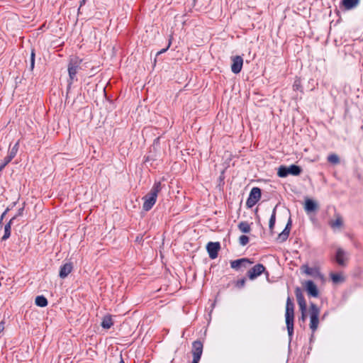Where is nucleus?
I'll use <instances>...</instances> for the list:
<instances>
[{
	"instance_id": "f257e3e1",
	"label": "nucleus",
	"mask_w": 363,
	"mask_h": 363,
	"mask_svg": "<svg viewBox=\"0 0 363 363\" xmlns=\"http://www.w3.org/2000/svg\"><path fill=\"white\" fill-rule=\"evenodd\" d=\"M161 183L160 182L154 184L150 191L145 195L143 200L144 201L143 208L145 211H147L150 210L155 205L158 193L161 191Z\"/></svg>"
},
{
	"instance_id": "f03ea898",
	"label": "nucleus",
	"mask_w": 363,
	"mask_h": 363,
	"mask_svg": "<svg viewBox=\"0 0 363 363\" xmlns=\"http://www.w3.org/2000/svg\"><path fill=\"white\" fill-rule=\"evenodd\" d=\"M285 319L289 335L291 336L294 333V304L290 297L286 300Z\"/></svg>"
},
{
	"instance_id": "7ed1b4c3",
	"label": "nucleus",
	"mask_w": 363,
	"mask_h": 363,
	"mask_svg": "<svg viewBox=\"0 0 363 363\" xmlns=\"http://www.w3.org/2000/svg\"><path fill=\"white\" fill-rule=\"evenodd\" d=\"M320 308L313 303L310 304L308 314L310 316V329L314 333L318 328Z\"/></svg>"
},
{
	"instance_id": "20e7f679",
	"label": "nucleus",
	"mask_w": 363,
	"mask_h": 363,
	"mask_svg": "<svg viewBox=\"0 0 363 363\" xmlns=\"http://www.w3.org/2000/svg\"><path fill=\"white\" fill-rule=\"evenodd\" d=\"M301 169L300 167L291 164L289 167L280 166L278 169L277 174L279 177H286L289 174L298 176L301 174Z\"/></svg>"
},
{
	"instance_id": "39448f33",
	"label": "nucleus",
	"mask_w": 363,
	"mask_h": 363,
	"mask_svg": "<svg viewBox=\"0 0 363 363\" xmlns=\"http://www.w3.org/2000/svg\"><path fill=\"white\" fill-rule=\"evenodd\" d=\"M82 61L78 57H73L70 59L68 65V72L71 81L74 79L78 70L80 69Z\"/></svg>"
},
{
	"instance_id": "423d86ee",
	"label": "nucleus",
	"mask_w": 363,
	"mask_h": 363,
	"mask_svg": "<svg viewBox=\"0 0 363 363\" xmlns=\"http://www.w3.org/2000/svg\"><path fill=\"white\" fill-rule=\"evenodd\" d=\"M261 198V190L257 187L252 189L247 200L246 205L248 208L254 206Z\"/></svg>"
},
{
	"instance_id": "0eeeda50",
	"label": "nucleus",
	"mask_w": 363,
	"mask_h": 363,
	"mask_svg": "<svg viewBox=\"0 0 363 363\" xmlns=\"http://www.w3.org/2000/svg\"><path fill=\"white\" fill-rule=\"evenodd\" d=\"M203 352V344L201 341H195L192 345L193 363H199Z\"/></svg>"
},
{
	"instance_id": "6e6552de",
	"label": "nucleus",
	"mask_w": 363,
	"mask_h": 363,
	"mask_svg": "<svg viewBox=\"0 0 363 363\" xmlns=\"http://www.w3.org/2000/svg\"><path fill=\"white\" fill-rule=\"evenodd\" d=\"M301 271L306 275L323 279V276L317 268L310 267L307 264H303L301 267Z\"/></svg>"
},
{
	"instance_id": "1a4fd4ad",
	"label": "nucleus",
	"mask_w": 363,
	"mask_h": 363,
	"mask_svg": "<svg viewBox=\"0 0 363 363\" xmlns=\"http://www.w3.org/2000/svg\"><path fill=\"white\" fill-rule=\"evenodd\" d=\"M303 286L305 288L308 294L313 297H318L319 295V291L317 286L314 284L313 281L311 280L305 281L302 282Z\"/></svg>"
},
{
	"instance_id": "9d476101",
	"label": "nucleus",
	"mask_w": 363,
	"mask_h": 363,
	"mask_svg": "<svg viewBox=\"0 0 363 363\" xmlns=\"http://www.w3.org/2000/svg\"><path fill=\"white\" fill-rule=\"evenodd\" d=\"M232 65H231V71L235 74H238L240 72L242 65H243V59L241 56H234L231 57Z\"/></svg>"
},
{
	"instance_id": "9b49d317",
	"label": "nucleus",
	"mask_w": 363,
	"mask_h": 363,
	"mask_svg": "<svg viewBox=\"0 0 363 363\" xmlns=\"http://www.w3.org/2000/svg\"><path fill=\"white\" fill-rule=\"evenodd\" d=\"M265 267L264 265L261 264H257L255 265L251 269H250L247 272L248 277L250 279L253 280L262 274L264 272Z\"/></svg>"
},
{
	"instance_id": "f8f14e48",
	"label": "nucleus",
	"mask_w": 363,
	"mask_h": 363,
	"mask_svg": "<svg viewBox=\"0 0 363 363\" xmlns=\"http://www.w3.org/2000/svg\"><path fill=\"white\" fill-rule=\"evenodd\" d=\"M220 246L219 242H210L208 243L206 249L210 258L216 259L218 257V252L220 250Z\"/></svg>"
},
{
	"instance_id": "ddd939ff",
	"label": "nucleus",
	"mask_w": 363,
	"mask_h": 363,
	"mask_svg": "<svg viewBox=\"0 0 363 363\" xmlns=\"http://www.w3.org/2000/svg\"><path fill=\"white\" fill-rule=\"evenodd\" d=\"M335 260L339 265L345 266L347 264V256L346 252L341 248H338L335 255Z\"/></svg>"
},
{
	"instance_id": "4468645a",
	"label": "nucleus",
	"mask_w": 363,
	"mask_h": 363,
	"mask_svg": "<svg viewBox=\"0 0 363 363\" xmlns=\"http://www.w3.org/2000/svg\"><path fill=\"white\" fill-rule=\"evenodd\" d=\"M291 225V219H289L285 228L283 230V231L281 233H280L278 235V236L277 238V240L279 242H283L287 240V238L289 235Z\"/></svg>"
},
{
	"instance_id": "2eb2a0df",
	"label": "nucleus",
	"mask_w": 363,
	"mask_h": 363,
	"mask_svg": "<svg viewBox=\"0 0 363 363\" xmlns=\"http://www.w3.org/2000/svg\"><path fill=\"white\" fill-rule=\"evenodd\" d=\"M296 296L300 311L306 310V301L298 289L296 291Z\"/></svg>"
},
{
	"instance_id": "dca6fc26",
	"label": "nucleus",
	"mask_w": 363,
	"mask_h": 363,
	"mask_svg": "<svg viewBox=\"0 0 363 363\" xmlns=\"http://www.w3.org/2000/svg\"><path fill=\"white\" fill-rule=\"evenodd\" d=\"M72 264L71 263H66L62 267L60 270V277L62 279H65L67 277V275L72 272Z\"/></svg>"
},
{
	"instance_id": "f3484780",
	"label": "nucleus",
	"mask_w": 363,
	"mask_h": 363,
	"mask_svg": "<svg viewBox=\"0 0 363 363\" xmlns=\"http://www.w3.org/2000/svg\"><path fill=\"white\" fill-rule=\"evenodd\" d=\"M304 208L306 212H312L318 208V204L313 200L306 199L305 201Z\"/></svg>"
},
{
	"instance_id": "a211bd4d",
	"label": "nucleus",
	"mask_w": 363,
	"mask_h": 363,
	"mask_svg": "<svg viewBox=\"0 0 363 363\" xmlns=\"http://www.w3.org/2000/svg\"><path fill=\"white\" fill-rule=\"evenodd\" d=\"M252 262H250L249 259L242 258V259H237V260L231 262L230 266L233 269H238L242 265H245V264H252Z\"/></svg>"
},
{
	"instance_id": "6ab92c4d",
	"label": "nucleus",
	"mask_w": 363,
	"mask_h": 363,
	"mask_svg": "<svg viewBox=\"0 0 363 363\" xmlns=\"http://www.w3.org/2000/svg\"><path fill=\"white\" fill-rule=\"evenodd\" d=\"M359 3V0H342V4L347 10H350L356 7Z\"/></svg>"
},
{
	"instance_id": "aec40b11",
	"label": "nucleus",
	"mask_w": 363,
	"mask_h": 363,
	"mask_svg": "<svg viewBox=\"0 0 363 363\" xmlns=\"http://www.w3.org/2000/svg\"><path fill=\"white\" fill-rule=\"evenodd\" d=\"M17 216H13L9 222L5 225L4 227V235L2 237V240H6L8 239L11 235V224L13 221V220L16 218Z\"/></svg>"
},
{
	"instance_id": "412c9836",
	"label": "nucleus",
	"mask_w": 363,
	"mask_h": 363,
	"mask_svg": "<svg viewBox=\"0 0 363 363\" xmlns=\"http://www.w3.org/2000/svg\"><path fill=\"white\" fill-rule=\"evenodd\" d=\"M330 225L333 229L340 228L342 225V219L340 216H336L334 220L330 221Z\"/></svg>"
},
{
	"instance_id": "4be33fe9",
	"label": "nucleus",
	"mask_w": 363,
	"mask_h": 363,
	"mask_svg": "<svg viewBox=\"0 0 363 363\" xmlns=\"http://www.w3.org/2000/svg\"><path fill=\"white\" fill-rule=\"evenodd\" d=\"M330 277L335 284L342 283L345 281V277L342 273H331Z\"/></svg>"
},
{
	"instance_id": "5701e85b",
	"label": "nucleus",
	"mask_w": 363,
	"mask_h": 363,
	"mask_svg": "<svg viewBox=\"0 0 363 363\" xmlns=\"http://www.w3.org/2000/svg\"><path fill=\"white\" fill-rule=\"evenodd\" d=\"M113 325V321L111 315H106L101 322V326L104 328L109 329Z\"/></svg>"
},
{
	"instance_id": "b1692460",
	"label": "nucleus",
	"mask_w": 363,
	"mask_h": 363,
	"mask_svg": "<svg viewBox=\"0 0 363 363\" xmlns=\"http://www.w3.org/2000/svg\"><path fill=\"white\" fill-rule=\"evenodd\" d=\"M238 228L239 230L242 232V233H247L250 231L251 230V228H250V225L247 222H240L239 224H238Z\"/></svg>"
},
{
	"instance_id": "393cba45",
	"label": "nucleus",
	"mask_w": 363,
	"mask_h": 363,
	"mask_svg": "<svg viewBox=\"0 0 363 363\" xmlns=\"http://www.w3.org/2000/svg\"><path fill=\"white\" fill-rule=\"evenodd\" d=\"M18 149V143H16L9 152L7 156V162H11L12 159L16 156Z\"/></svg>"
},
{
	"instance_id": "a878e982",
	"label": "nucleus",
	"mask_w": 363,
	"mask_h": 363,
	"mask_svg": "<svg viewBox=\"0 0 363 363\" xmlns=\"http://www.w3.org/2000/svg\"><path fill=\"white\" fill-rule=\"evenodd\" d=\"M35 304L40 307H45L48 305V301L43 296H38L35 298Z\"/></svg>"
},
{
	"instance_id": "bb28decb",
	"label": "nucleus",
	"mask_w": 363,
	"mask_h": 363,
	"mask_svg": "<svg viewBox=\"0 0 363 363\" xmlns=\"http://www.w3.org/2000/svg\"><path fill=\"white\" fill-rule=\"evenodd\" d=\"M275 220H276V209L274 208L272 216H271V218L269 219V228L270 233L272 234L273 233Z\"/></svg>"
},
{
	"instance_id": "cd10ccee",
	"label": "nucleus",
	"mask_w": 363,
	"mask_h": 363,
	"mask_svg": "<svg viewBox=\"0 0 363 363\" xmlns=\"http://www.w3.org/2000/svg\"><path fill=\"white\" fill-rule=\"evenodd\" d=\"M328 160L329 162L336 164L340 162V159L338 156L335 154H331L328 157Z\"/></svg>"
},
{
	"instance_id": "c85d7f7f",
	"label": "nucleus",
	"mask_w": 363,
	"mask_h": 363,
	"mask_svg": "<svg viewBox=\"0 0 363 363\" xmlns=\"http://www.w3.org/2000/svg\"><path fill=\"white\" fill-rule=\"evenodd\" d=\"M249 242V238L246 235H241L239 238V242L241 245H246Z\"/></svg>"
},
{
	"instance_id": "c756f323",
	"label": "nucleus",
	"mask_w": 363,
	"mask_h": 363,
	"mask_svg": "<svg viewBox=\"0 0 363 363\" xmlns=\"http://www.w3.org/2000/svg\"><path fill=\"white\" fill-rule=\"evenodd\" d=\"M35 66V52L32 50L30 55V69L33 70Z\"/></svg>"
},
{
	"instance_id": "7c9ffc66",
	"label": "nucleus",
	"mask_w": 363,
	"mask_h": 363,
	"mask_svg": "<svg viewBox=\"0 0 363 363\" xmlns=\"http://www.w3.org/2000/svg\"><path fill=\"white\" fill-rule=\"evenodd\" d=\"M245 284V279H241L236 281L235 286L238 288H242Z\"/></svg>"
},
{
	"instance_id": "2f4dec72",
	"label": "nucleus",
	"mask_w": 363,
	"mask_h": 363,
	"mask_svg": "<svg viewBox=\"0 0 363 363\" xmlns=\"http://www.w3.org/2000/svg\"><path fill=\"white\" fill-rule=\"evenodd\" d=\"M9 162H7V157H6L4 160L3 163L0 165V172Z\"/></svg>"
},
{
	"instance_id": "473e14b6",
	"label": "nucleus",
	"mask_w": 363,
	"mask_h": 363,
	"mask_svg": "<svg viewBox=\"0 0 363 363\" xmlns=\"http://www.w3.org/2000/svg\"><path fill=\"white\" fill-rule=\"evenodd\" d=\"M301 320L303 321H305L306 318V310L301 311Z\"/></svg>"
},
{
	"instance_id": "72a5a7b5",
	"label": "nucleus",
	"mask_w": 363,
	"mask_h": 363,
	"mask_svg": "<svg viewBox=\"0 0 363 363\" xmlns=\"http://www.w3.org/2000/svg\"><path fill=\"white\" fill-rule=\"evenodd\" d=\"M170 44H171V42H169V43L168 46H167V48H165V49H162V50H161L160 51H159V52H157V55H160V54H162V53H163V52H166V51H167V50L169 48Z\"/></svg>"
},
{
	"instance_id": "f704fd0d",
	"label": "nucleus",
	"mask_w": 363,
	"mask_h": 363,
	"mask_svg": "<svg viewBox=\"0 0 363 363\" xmlns=\"http://www.w3.org/2000/svg\"><path fill=\"white\" fill-rule=\"evenodd\" d=\"M8 211H9V208H6V210L2 213L1 216V219H0V223H1L4 217L5 216V215L8 212Z\"/></svg>"
},
{
	"instance_id": "c9c22d12",
	"label": "nucleus",
	"mask_w": 363,
	"mask_h": 363,
	"mask_svg": "<svg viewBox=\"0 0 363 363\" xmlns=\"http://www.w3.org/2000/svg\"><path fill=\"white\" fill-rule=\"evenodd\" d=\"M4 330V323H3V322H1V323H0V333H1V332H3V330Z\"/></svg>"
},
{
	"instance_id": "e433bc0d",
	"label": "nucleus",
	"mask_w": 363,
	"mask_h": 363,
	"mask_svg": "<svg viewBox=\"0 0 363 363\" xmlns=\"http://www.w3.org/2000/svg\"><path fill=\"white\" fill-rule=\"evenodd\" d=\"M23 208H20L17 216H21L23 214Z\"/></svg>"
},
{
	"instance_id": "4c0bfd02",
	"label": "nucleus",
	"mask_w": 363,
	"mask_h": 363,
	"mask_svg": "<svg viewBox=\"0 0 363 363\" xmlns=\"http://www.w3.org/2000/svg\"><path fill=\"white\" fill-rule=\"evenodd\" d=\"M119 363H125V362H124V361L123 360V359H121Z\"/></svg>"
}]
</instances>
